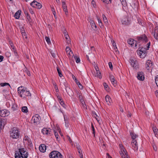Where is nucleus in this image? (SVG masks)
<instances>
[{
    "label": "nucleus",
    "mask_w": 158,
    "mask_h": 158,
    "mask_svg": "<svg viewBox=\"0 0 158 158\" xmlns=\"http://www.w3.org/2000/svg\"><path fill=\"white\" fill-rule=\"evenodd\" d=\"M18 93L19 96L23 98H25L27 97L29 98H31V94L27 90V88L25 87L21 86L18 87Z\"/></svg>",
    "instance_id": "obj_1"
},
{
    "label": "nucleus",
    "mask_w": 158,
    "mask_h": 158,
    "mask_svg": "<svg viewBox=\"0 0 158 158\" xmlns=\"http://www.w3.org/2000/svg\"><path fill=\"white\" fill-rule=\"evenodd\" d=\"M25 148H19L18 150L16 151L15 154V158H27L28 154Z\"/></svg>",
    "instance_id": "obj_2"
},
{
    "label": "nucleus",
    "mask_w": 158,
    "mask_h": 158,
    "mask_svg": "<svg viewBox=\"0 0 158 158\" xmlns=\"http://www.w3.org/2000/svg\"><path fill=\"white\" fill-rule=\"evenodd\" d=\"M10 137L14 139L19 138V131L17 128H13L10 132Z\"/></svg>",
    "instance_id": "obj_3"
},
{
    "label": "nucleus",
    "mask_w": 158,
    "mask_h": 158,
    "mask_svg": "<svg viewBox=\"0 0 158 158\" xmlns=\"http://www.w3.org/2000/svg\"><path fill=\"white\" fill-rule=\"evenodd\" d=\"M50 158H62L61 154L58 151L52 152L49 154Z\"/></svg>",
    "instance_id": "obj_4"
},
{
    "label": "nucleus",
    "mask_w": 158,
    "mask_h": 158,
    "mask_svg": "<svg viewBox=\"0 0 158 158\" xmlns=\"http://www.w3.org/2000/svg\"><path fill=\"white\" fill-rule=\"evenodd\" d=\"M137 54L140 58H143L146 56L147 52L144 48H141L140 50L137 51Z\"/></svg>",
    "instance_id": "obj_5"
},
{
    "label": "nucleus",
    "mask_w": 158,
    "mask_h": 158,
    "mask_svg": "<svg viewBox=\"0 0 158 158\" xmlns=\"http://www.w3.org/2000/svg\"><path fill=\"white\" fill-rule=\"evenodd\" d=\"M120 154L122 158H130L126 150L124 148H123V147L121 151L120 152Z\"/></svg>",
    "instance_id": "obj_6"
},
{
    "label": "nucleus",
    "mask_w": 158,
    "mask_h": 158,
    "mask_svg": "<svg viewBox=\"0 0 158 158\" xmlns=\"http://www.w3.org/2000/svg\"><path fill=\"white\" fill-rule=\"evenodd\" d=\"M23 143L31 147L33 146L31 141L28 136H25L23 138Z\"/></svg>",
    "instance_id": "obj_7"
},
{
    "label": "nucleus",
    "mask_w": 158,
    "mask_h": 158,
    "mask_svg": "<svg viewBox=\"0 0 158 158\" xmlns=\"http://www.w3.org/2000/svg\"><path fill=\"white\" fill-rule=\"evenodd\" d=\"M130 63L131 65L134 69H139V65L138 62L135 59H130Z\"/></svg>",
    "instance_id": "obj_8"
},
{
    "label": "nucleus",
    "mask_w": 158,
    "mask_h": 158,
    "mask_svg": "<svg viewBox=\"0 0 158 158\" xmlns=\"http://www.w3.org/2000/svg\"><path fill=\"white\" fill-rule=\"evenodd\" d=\"M30 5L33 7L37 8L39 9L41 8L42 7V5L40 3L35 0L31 2L30 3Z\"/></svg>",
    "instance_id": "obj_9"
},
{
    "label": "nucleus",
    "mask_w": 158,
    "mask_h": 158,
    "mask_svg": "<svg viewBox=\"0 0 158 158\" xmlns=\"http://www.w3.org/2000/svg\"><path fill=\"white\" fill-rule=\"evenodd\" d=\"M40 117L38 114H36L35 116H33L31 119V122L34 123L35 124L39 123L40 121Z\"/></svg>",
    "instance_id": "obj_10"
},
{
    "label": "nucleus",
    "mask_w": 158,
    "mask_h": 158,
    "mask_svg": "<svg viewBox=\"0 0 158 158\" xmlns=\"http://www.w3.org/2000/svg\"><path fill=\"white\" fill-rule=\"evenodd\" d=\"M152 62L150 60H148L146 62L145 67L148 70L150 68H152Z\"/></svg>",
    "instance_id": "obj_11"
},
{
    "label": "nucleus",
    "mask_w": 158,
    "mask_h": 158,
    "mask_svg": "<svg viewBox=\"0 0 158 158\" xmlns=\"http://www.w3.org/2000/svg\"><path fill=\"white\" fill-rule=\"evenodd\" d=\"M137 39L139 41H144L145 42L148 41L147 37L145 35L137 37Z\"/></svg>",
    "instance_id": "obj_12"
},
{
    "label": "nucleus",
    "mask_w": 158,
    "mask_h": 158,
    "mask_svg": "<svg viewBox=\"0 0 158 158\" xmlns=\"http://www.w3.org/2000/svg\"><path fill=\"white\" fill-rule=\"evenodd\" d=\"M128 44L131 46H135L136 47L137 46L136 41L132 39H130L128 40Z\"/></svg>",
    "instance_id": "obj_13"
},
{
    "label": "nucleus",
    "mask_w": 158,
    "mask_h": 158,
    "mask_svg": "<svg viewBox=\"0 0 158 158\" xmlns=\"http://www.w3.org/2000/svg\"><path fill=\"white\" fill-rule=\"evenodd\" d=\"M51 131V129L45 128H44L42 130V132L45 135H50Z\"/></svg>",
    "instance_id": "obj_14"
},
{
    "label": "nucleus",
    "mask_w": 158,
    "mask_h": 158,
    "mask_svg": "<svg viewBox=\"0 0 158 158\" xmlns=\"http://www.w3.org/2000/svg\"><path fill=\"white\" fill-rule=\"evenodd\" d=\"M137 78L140 81H143L144 79L143 73V72H139L138 73Z\"/></svg>",
    "instance_id": "obj_15"
},
{
    "label": "nucleus",
    "mask_w": 158,
    "mask_h": 158,
    "mask_svg": "<svg viewBox=\"0 0 158 158\" xmlns=\"http://www.w3.org/2000/svg\"><path fill=\"white\" fill-rule=\"evenodd\" d=\"M8 111L6 110H0V115L2 117H5L8 115Z\"/></svg>",
    "instance_id": "obj_16"
},
{
    "label": "nucleus",
    "mask_w": 158,
    "mask_h": 158,
    "mask_svg": "<svg viewBox=\"0 0 158 158\" xmlns=\"http://www.w3.org/2000/svg\"><path fill=\"white\" fill-rule=\"evenodd\" d=\"M131 145H132L133 148L134 150L137 149L138 145L137 142L136 140H132L131 142Z\"/></svg>",
    "instance_id": "obj_17"
},
{
    "label": "nucleus",
    "mask_w": 158,
    "mask_h": 158,
    "mask_svg": "<svg viewBox=\"0 0 158 158\" xmlns=\"http://www.w3.org/2000/svg\"><path fill=\"white\" fill-rule=\"evenodd\" d=\"M154 37L157 40H158V27H156L155 28L154 32L153 33Z\"/></svg>",
    "instance_id": "obj_18"
},
{
    "label": "nucleus",
    "mask_w": 158,
    "mask_h": 158,
    "mask_svg": "<svg viewBox=\"0 0 158 158\" xmlns=\"http://www.w3.org/2000/svg\"><path fill=\"white\" fill-rule=\"evenodd\" d=\"M46 149V146L44 144H41L39 147V149L41 152H44L45 151Z\"/></svg>",
    "instance_id": "obj_19"
},
{
    "label": "nucleus",
    "mask_w": 158,
    "mask_h": 158,
    "mask_svg": "<svg viewBox=\"0 0 158 158\" xmlns=\"http://www.w3.org/2000/svg\"><path fill=\"white\" fill-rule=\"evenodd\" d=\"M66 90L68 94L70 97L73 96L74 94L73 93L69 87H66Z\"/></svg>",
    "instance_id": "obj_20"
},
{
    "label": "nucleus",
    "mask_w": 158,
    "mask_h": 158,
    "mask_svg": "<svg viewBox=\"0 0 158 158\" xmlns=\"http://www.w3.org/2000/svg\"><path fill=\"white\" fill-rule=\"evenodd\" d=\"M66 51L67 53L69 56H71V55L73 54V56L74 55L73 54V52L71 50L70 48L68 47H67L66 48Z\"/></svg>",
    "instance_id": "obj_21"
},
{
    "label": "nucleus",
    "mask_w": 158,
    "mask_h": 158,
    "mask_svg": "<svg viewBox=\"0 0 158 158\" xmlns=\"http://www.w3.org/2000/svg\"><path fill=\"white\" fill-rule=\"evenodd\" d=\"M90 23L92 28L94 30H96L97 29V26L93 21H91Z\"/></svg>",
    "instance_id": "obj_22"
},
{
    "label": "nucleus",
    "mask_w": 158,
    "mask_h": 158,
    "mask_svg": "<svg viewBox=\"0 0 158 158\" xmlns=\"http://www.w3.org/2000/svg\"><path fill=\"white\" fill-rule=\"evenodd\" d=\"M5 125V122L0 119V130L2 129Z\"/></svg>",
    "instance_id": "obj_23"
},
{
    "label": "nucleus",
    "mask_w": 158,
    "mask_h": 158,
    "mask_svg": "<svg viewBox=\"0 0 158 158\" xmlns=\"http://www.w3.org/2000/svg\"><path fill=\"white\" fill-rule=\"evenodd\" d=\"M20 12V11L18 10L15 14L14 17L16 19H18L19 18Z\"/></svg>",
    "instance_id": "obj_24"
},
{
    "label": "nucleus",
    "mask_w": 158,
    "mask_h": 158,
    "mask_svg": "<svg viewBox=\"0 0 158 158\" xmlns=\"http://www.w3.org/2000/svg\"><path fill=\"white\" fill-rule=\"evenodd\" d=\"M130 134L131 136L132 140H135V139L137 137V135L136 134L132 132H130Z\"/></svg>",
    "instance_id": "obj_25"
},
{
    "label": "nucleus",
    "mask_w": 158,
    "mask_h": 158,
    "mask_svg": "<svg viewBox=\"0 0 158 158\" xmlns=\"http://www.w3.org/2000/svg\"><path fill=\"white\" fill-rule=\"evenodd\" d=\"M64 35L65 37L66 40H68V41H67V43L68 44H69L70 42V41L69 35L67 34H66V32L64 33Z\"/></svg>",
    "instance_id": "obj_26"
},
{
    "label": "nucleus",
    "mask_w": 158,
    "mask_h": 158,
    "mask_svg": "<svg viewBox=\"0 0 158 158\" xmlns=\"http://www.w3.org/2000/svg\"><path fill=\"white\" fill-rule=\"evenodd\" d=\"M0 85L1 86H7V88H9V87H10V85L8 83H2L0 84Z\"/></svg>",
    "instance_id": "obj_27"
},
{
    "label": "nucleus",
    "mask_w": 158,
    "mask_h": 158,
    "mask_svg": "<svg viewBox=\"0 0 158 158\" xmlns=\"http://www.w3.org/2000/svg\"><path fill=\"white\" fill-rule=\"evenodd\" d=\"M153 130L155 135H158V130L156 127H152Z\"/></svg>",
    "instance_id": "obj_28"
},
{
    "label": "nucleus",
    "mask_w": 158,
    "mask_h": 158,
    "mask_svg": "<svg viewBox=\"0 0 158 158\" xmlns=\"http://www.w3.org/2000/svg\"><path fill=\"white\" fill-rule=\"evenodd\" d=\"M101 73L99 70L98 71H96L95 73V77H98L99 78H102V77L100 75Z\"/></svg>",
    "instance_id": "obj_29"
},
{
    "label": "nucleus",
    "mask_w": 158,
    "mask_h": 158,
    "mask_svg": "<svg viewBox=\"0 0 158 158\" xmlns=\"http://www.w3.org/2000/svg\"><path fill=\"white\" fill-rule=\"evenodd\" d=\"M22 111L24 113H27L28 112V109L27 106H24L22 108Z\"/></svg>",
    "instance_id": "obj_30"
},
{
    "label": "nucleus",
    "mask_w": 158,
    "mask_h": 158,
    "mask_svg": "<svg viewBox=\"0 0 158 158\" xmlns=\"http://www.w3.org/2000/svg\"><path fill=\"white\" fill-rule=\"evenodd\" d=\"M93 116L95 118L96 120L98 122L99 120V117L98 116L96 112H94L93 113Z\"/></svg>",
    "instance_id": "obj_31"
},
{
    "label": "nucleus",
    "mask_w": 158,
    "mask_h": 158,
    "mask_svg": "<svg viewBox=\"0 0 158 158\" xmlns=\"http://www.w3.org/2000/svg\"><path fill=\"white\" fill-rule=\"evenodd\" d=\"M102 17L103 18V21H104V23L106 24H107L108 23V22L107 18L105 16V15H102Z\"/></svg>",
    "instance_id": "obj_32"
},
{
    "label": "nucleus",
    "mask_w": 158,
    "mask_h": 158,
    "mask_svg": "<svg viewBox=\"0 0 158 158\" xmlns=\"http://www.w3.org/2000/svg\"><path fill=\"white\" fill-rule=\"evenodd\" d=\"M105 99L107 104L109 105V104H110V103L109 96L108 95H106V96L105 97Z\"/></svg>",
    "instance_id": "obj_33"
},
{
    "label": "nucleus",
    "mask_w": 158,
    "mask_h": 158,
    "mask_svg": "<svg viewBox=\"0 0 158 158\" xmlns=\"http://www.w3.org/2000/svg\"><path fill=\"white\" fill-rule=\"evenodd\" d=\"M73 56L74 57V59L76 60V62L77 63H79L80 61V58L77 56Z\"/></svg>",
    "instance_id": "obj_34"
},
{
    "label": "nucleus",
    "mask_w": 158,
    "mask_h": 158,
    "mask_svg": "<svg viewBox=\"0 0 158 158\" xmlns=\"http://www.w3.org/2000/svg\"><path fill=\"white\" fill-rule=\"evenodd\" d=\"M11 109L13 111L16 110L17 109V106L15 104L11 106Z\"/></svg>",
    "instance_id": "obj_35"
},
{
    "label": "nucleus",
    "mask_w": 158,
    "mask_h": 158,
    "mask_svg": "<svg viewBox=\"0 0 158 158\" xmlns=\"http://www.w3.org/2000/svg\"><path fill=\"white\" fill-rule=\"evenodd\" d=\"M111 41L113 47H114V48L115 50H116V49H117V48L116 47V44L115 41H114V40H112V39H111Z\"/></svg>",
    "instance_id": "obj_36"
},
{
    "label": "nucleus",
    "mask_w": 158,
    "mask_h": 158,
    "mask_svg": "<svg viewBox=\"0 0 158 158\" xmlns=\"http://www.w3.org/2000/svg\"><path fill=\"white\" fill-rule=\"evenodd\" d=\"M57 71L58 73L59 76L60 77H62V74L61 73L60 70L58 67L57 68Z\"/></svg>",
    "instance_id": "obj_37"
},
{
    "label": "nucleus",
    "mask_w": 158,
    "mask_h": 158,
    "mask_svg": "<svg viewBox=\"0 0 158 158\" xmlns=\"http://www.w3.org/2000/svg\"><path fill=\"white\" fill-rule=\"evenodd\" d=\"M57 98L59 101V102L60 103H61L63 102V101L62 100V98L60 96H57Z\"/></svg>",
    "instance_id": "obj_38"
},
{
    "label": "nucleus",
    "mask_w": 158,
    "mask_h": 158,
    "mask_svg": "<svg viewBox=\"0 0 158 158\" xmlns=\"http://www.w3.org/2000/svg\"><path fill=\"white\" fill-rule=\"evenodd\" d=\"M63 11L64 12L66 15H68V11L67 9V7L66 8H63Z\"/></svg>",
    "instance_id": "obj_39"
},
{
    "label": "nucleus",
    "mask_w": 158,
    "mask_h": 158,
    "mask_svg": "<svg viewBox=\"0 0 158 158\" xmlns=\"http://www.w3.org/2000/svg\"><path fill=\"white\" fill-rule=\"evenodd\" d=\"M112 84H113L114 86L116 85V81L114 79H113V80H110Z\"/></svg>",
    "instance_id": "obj_40"
},
{
    "label": "nucleus",
    "mask_w": 158,
    "mask_h": 158,
    "mask_svg": "<svg viewBox=\"0 0 158 158\" xmlns=\"http://www.w3.org/2000/svg\"><path fill=\"white\" fill-rule=\"evenodd\" d=\"M54 134L57 140H58L59 139V135H58V134L57 132H56L55 131V130L54 131Z\"/></svg>",
    "instance_id": "obj_41"
},
{
    "label": "nucleus",
    "mask_w": 158,
    "mask_h": 158,
    "mask_svg": "<svg viewBox=\"0 0 158 158\" xmlns=\"http://www.w3.org/2000/svg\"><path fill=\"white\" fill-rule=\"evenodd\" d=\"M45 38L48 44H50L51 43L50 38L48 37L47 36L45 37Z\"/></svg>",
    "instance_id": "obj_42"
},
{
    "label": "nucleus",
    "mask_w": 158,
    "mask_h": 158,
    "mask_svg": "<svg viewBox=\"0 0 158 158\" xmlns=\"http://www.w3.org/2000/svg\"><path fill=\"white\" fill-rule=\"evenodd\" d=\"M103 2L107 4H109L111 2V0H101Z\"/></svg>",
    "instance_id": "obj_43"
},
{
    "label": "nucleus",
    "mask_w": 158,
    "mask_h": 158,
    "mask_svg": "<svg viewBox=\"0 0 158 158\" xmlns=\"http://www.w3.org/2000/svg\"><path fill=\"white\" fill-rule=\"evenodd\" d=\"M155 80L156 84L158 87V75H156L155 77Z\"/></svg>",
    "instance_id": "obj_44"
},
{
    "label": "nucleus",
    "mask_w": 158,
    "mask_h": 158,
    "mask_svg": "<svg viewBox=\"0 0 158 158\" xmlns=\"http://www.w3.org/2000/svg\"><path fill=\"white\" fill-rule=\"evenodd\" d=\"M53 85L55 86V89L56 91L57 92H58L59 91V90L56 84L55 83H54Z\"/></svg>",
    "instance_id": "obj_45"
},
{
    "label": "nucleus",
    "mask_w": 158,
    "mask_h": 158,
    "mask_svg": "<svg viewBox=\"0 0 158 158\" xmlns=\"http://www.w3.org/2000/svg\"><path fill=\"white\" fill-rule=\"evenodd\" d=\"M91 127L92 128V130L93 131V133L94 134V136H95V129L94 128V126L92 123V124H91Z\"/></svg>",
    "instance_id": "obj_46"
},
{
    "label": "nucleus",
    "mask_w": 158,
    "mask_h": 158,
    "mask_svg": "<svg viewBox=\"0 0 158 158\" xmlns=\"http://www.w3.org/2000/svg\"><path fill=\"white\" fill-rule=\"evenodd\" d=\"M77 148L78 150V152L79 153V154L80 155V154H82V153H81V149L80 148V147L79 145L77 146Z\"/></svg>",
    "instance_id": "obj_47"
},
{
    "label": "nucleus",
    "mask_w": 158,
    "mask_h": 158,
    "mask_svg": "<svg viewBox=\"0 0 158 158\" xmlns=\"http://www.w3.org/2000/svg\"><path fill=\"white\" fill-rule=\"evenodd\" d=\"M62 8L67 7V6L65 2L64 1L62 2Z\"/></svg>",
    "instance_id": "obj_48"
},
{
    "label": "nucleus",
    "mask_w": 158,
    "mask_h": 158,
    "mask_svg": "<svg viewBox=\"0 0 158 158\" xmlns=\"http://www.w3.org/2000/svg\"><path fill=\"white\" fill-rule=\"evenodd\" d=\"M77 85L81 89H82L83 88V87L81 84L80 83V82H78L77 84Z\"/></svg>",
    "instance_id": "obj_49"
},
{
    "label": "nucleus",
    "mask_w": 158,
    "mask_h": 158,
    "mask_svg": "<svg viewBox=\"0 0 158 158\" xmlns=\"http://www.w3.org/2000/svg\"><path fill=\"white\" fill-rule=\"evenodd\" d=\"M6 56H7V57H9L10 56H11V53L8 52H6Z\"/></svg>",
    "instance_id": "obj_50"
},
{
    "label": "nucleus",
    "mask_w": 158,
    "mask_h": 158,
    "mask_svg": "<svg viewBox=\"0 0 158 158\" xmlns=\"http://www.w3.org/2000/svg\"><path fill=\"white\" fill-rule=\"evenodd\" d=\"M103 86L106 90L108 89V86L107 84L106 83H104L103 84Z\"/></svg>",
    "instance_id": "obj_51"
},
{
    "label": "nucleus",
    "mask_w": 158,
    "mask_h": 158,
    "mask_svg": "<svg viewBox=\"0 0 158 158\" xmlns=\"http://www.w3.org/2000/svg\"><path fill=\"white\" fill-rule=\"evenodd\" d=\"M73 78V80H74L76 84H77L78 82H79L76 78L74 76H72Z\"/></svg>",
    "instance_id": "obj_52"
},
{
    "label": "nucleus",
    "mask_w": 158,
    "mask_h": 158,
    "mask_svg": "<svg viewBox=\"0 0 158 158\" xmlns=\"http://www.w3.org/2000/svg\"><path fill=\"white\" fill-rule=\"evenodd\" d=\"M108 64L110 67V68L112 70L113 69V65L112 64V63L111 62H109L108 63Z\"/></svg>",
    "instance_id": "obj_53"
},
{
    "label": "nucleus",
    "mask_w": 158,
    "mask_h": 158,
    "mask_svg": "<svg viewBox=\"0 0 158 158\" xmlns=\"http://www.w3.org/2000/svg\"><path fill=\"white\" fill-rule=\"evenodd\" d=\"M22 35L23 37V38H27V36H26V34L25 32H23V33L22 34Z\"/></svg>",
    "instance_id": "obj_54"
},
{
    "label": "nucleus",
    "mask_w": 158,
    "mask_h": 158,
    "mask_svg": "<svg viewBox=\"0 0 158 158\" xmlns=\"http://www.w3.org/2000/svg\"><path fill=\"white\" fill-rule=\"evenodd\" d=\"M81 104L83 106V107L85 108L86 107V106L85 104V102L82 100V101H81Z\"/></svg>",
    "instance_id": "obj_55"
},
{
    "label": "nucleus",
    "mask_w": 158,
    "mask_h": 158,
    "mask_svg": "<svg viewBox=\"0 0 158 158\" xmlns=\"http://www.w3.org/2000/svg\"><path fill=\"white\" fill-rule=\"evenodd\" d=\"M64 120L65 121V124H66V123L67 122H68L67 121V116L65 115H64Z\"/></svg>",
    "instance_id": "obj_56"
},
{
    "label": "nucleus",
    "mask_w": 158,
    "mask_h": 158,
    "mask_svg": "<svg viewBox=\"0 0 158 158\" xmlns=\"http://www.w3.org/2000/svg\"><path fill=\"white\" fill-rule=\"evenodd\" d=\"M27 19L28 21L29 22L31 19L29 15V14H27V15L26 16Z\"/></svg>",
    "instance_id": "obj_57"
},
{
    "label": "nucleus",
    "mask_w": 158,
    "mask_h": 158,
    "mask_svg": "<svg viewBox=\"0 0 158 158\" xmlns=\"http://www.w3.org/2000/svg\"><path fill=\"white\" fill-rule=\"evenodd\" d=\"M110 80H113V79H114V77L112 75H110Z\"/></svg>",
    "instance_id": "obj_58"
},
{
    "label": "nucleus",
    "mask_w": 158,
    "mask_h": 158,
    "mask_svg": "<svg viewBox=\"0 0 158 158\" xmlns=\"http://www.w3.org/2000/svg\"><path fill=\"white\" fill-rule=\"evenodd\" d=\"M94 68L95 69L96 71H98V70H99V69L98 66H97L96 65H94Z\"/></svg>",
    "instance_id": "obj_59"
},
{
    "label": "nucleus",
    "mask_w": 158,
    "mask_h": 158,
    "mask_svg": "<svg viewBox=\"0 0 158 158\" xmlns=\"http://www.w3.org/2000/svg\"><path fill=\"white\" fill-rule=\"evenodd\" d=\"M11 48L12 49L13 52H15V51L16 50L14 45H11Z\"/></svg>",
    "instance_id": "obj_60"
},
{
    "label": "nucleus",
    "mask_w": 158,
    "mask_h": 158,
    "mask_svg": "<svg viewBox=\"0 0 158 158\" xmlns=\"http://www.w3.org/2000/svg\"><path fill=\"white\" fill-rule=\"evenodd\" d=\"M4 57L2 56H0V62L2 61Z\"/></svg>",
    "instance_id": "obj_61"
},
{
    "label": "nucleus",
    "mask_w": 158,
    "mask_h": 158,
    "mask_svg": "<svg viewBox=\"0 0 158 158\" xmlns=\"http://www.w3.org/2000/svg\"><path fill=\"white\" fill-rule=\"evenodd\" d=\"M120 0L123 5L125 4V0Z\"/></svg>",
    "instance_id": "obj_62"
},
{
    "label": "nucleus",
    "mask_w": 158,
    "mask_h": 158,
    "mask_svg": "<svg viewBox=\"0 0 158 158\" xmlns=\"http://www.w3.org/2000/svg\"><path fill=\"white\" fill-rule=\"evenodd\" d=\"M21 30V34L23 33V32H25L24 31V28L23 27H22L20 29Z\"/></svg>",
    "instance_id": "obj_63"
},
{
    "label": "nucleus",
    "mask_w": 158,
    "mask_h": 158,
    "mask_svg": "<svg viewBox=\"0 0 158 158\" xmlns=\"http://www.w3.org/2000/svg\"><path fill=\"white\" fill-rule=\"evenodd\" d=\"M67 138L69 140V142L70 143H71L72 142V140L71 139L70 137L69 136H67Z\"/></svg>",
    "instance_id": "obj_64"
}]
</instances>
